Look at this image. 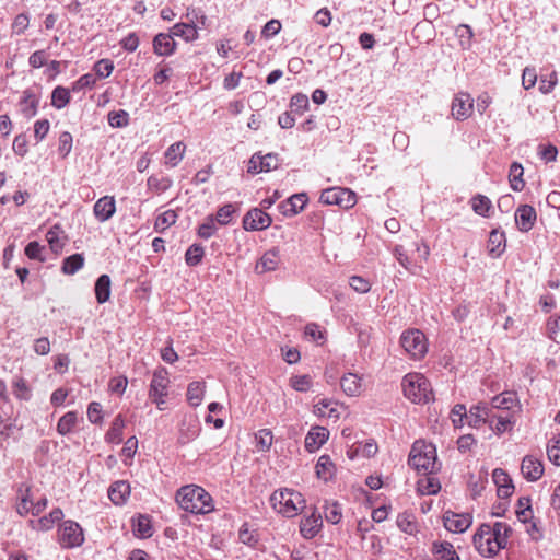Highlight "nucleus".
I'll use <instances>...</instances> for the list:
<instances>
[{
    "instance_id": "obj_1",
    "label": "nucleus",
    "mask_w": 560,
    "mask_h": 560,
    "mask_svg": "<svg viewBox=\"0 0 560 560\" xmlns=\"http://www.w3.org/2000/svg\"><path fill=\"white\" fill-rule=\"evenodd\" d=\"M176 502L180 509L192 514H207L214 510L212 497L197 485H187L178 489Z\"/></svg>"
},
{
    "instance_id": "obj_2",
    "label": "nucleus",
    "mask_w": 560,
    "mask_h": 560,
    "mask_svg": "<svg viewBox=\"0 0 560 560\" xmlns=\"http://www.w3.org/2000/svg\"><path fill=\"white\" fill-rule=\"evenodd\" d=\"M408 464L423 475L434 474L440 468L435 446L424 441H416L412 444Z\"/></svg>"
},
{
    "instance_id": "obj_3",
    "label": "nucleus",
    "mask_w": 560,
    "mask_h": 560,
    "mask_svg": "<svg viewBox=\"0 0 560 560\" xmlns=\"http://www.w3.org/2000/svg\"><path fill=\"white\" fill-rule=\"evenodd\" d=\"M269 501L273 510L285 517L296 516L306 506L303 495L288 488L276 490Z\"/></svg>"
},
{
    "instance_id": "obj_4",
    "label": "nucleus",
    "mask_w": 560,
    "mask_h": 560,
    "mask_svg": "<svg viewBox=\"0 0 560 560\" xmlns=\"http://www.w3.org/2000/svg\"><path fill=\"white\" fill-rule=\"evenodd\" d=\"M404 395L415 404L427 402L431 396L429 381L420 373H409L402 378Z\"/></svg>"
},
{
    "instance_id": "obj_5",
    "label": "nucleus",
    "mask_w": 560,
    "mask_h": 560,
    "mask_svg": "<svg viewBox=\"0 0 560 560\" xmlns=\"http://www.w3.org/2000/svg\"><path fill=\"white\" fill-rule=\"evenodd\" d=\"M85 540L83 528L79 523L67 520L59 524L57 541L63 549H72L83 545Z\"/></svg>"
},
{
    "instance_id": "obj_6",
    "label": "nucleus",
    "mask_w": 560,
    "mask_h": 560,
    "mask_svg": "<svg viewBox=\"0 0 560 560\" xmlns=\"http://www.w3.org/2000/svg\"><path fill=\"white\" fill-rule=\"evenodd\" d=\"M400 346L412 359H421L428 351L425 335L416 328L405 330L400 336Z\"/></svg>"
},
{
    "instance_id": "obj_7",
    "label": "nucleus",
    "mask_w": 560,
    "mask_h": 560,
    "mask_svg": "<svg viewBox=\"0 0 560 560\" xmlns=\"http://www.w3.org/2000/svg\"><path fill=\"white\" fill-rule=\"evenodd\" d=\"M474 546L482 557H493L503 545L499 542L489 532V524H482L472 537Z\"/></svg>"
},
{
    "instance_id": "obj_8",
    "label": "nucleus",
    "mask_w": 560,
    "mask_h": 560,
    "mask_svg": "<svg viewBox=\"0 0 560 560\" xmlns=\"http://www.w3.org/2000/svg\"><path fill=\"white\" fill-rule=\"evenodd\" d=\"M319 200L325 205H336L343 209H350L357 202L355 194L348 188L341 187L324 189Z\"/></svg>"
},
{
    "instance_id": "obj_9",
    "label": "nucleus",
    "mask_w": 560,
    "mask_h": 560,
    "mask_svg": "<svg viewBox=\"0 0 560 560\" xmlns=\"http://www.w3.org/2000/svg\"><path fill=\"white\" fill-rule=\"evenodd\" d=\"M168 382V373L165 369H159L154 372L150 385L149 397L160 410H163V405L165 404Z\"/></svg>"
},
{
    "instance_id": "obj_10",
    "label": "nucleus",
    "mask_w": 560,
    "mask_h": 560,
    "mask_svg": "<svg viewBox=\"0 0 560 560\" xmlns=\"http://www.w3.org/2000/svg\"><path fill=\"white\" fill-rule=\"evenodd\" d=\"M272 223L271 217L261 209L254 208L243 218V228L246 231H261L269 228Z\"/></svg>"
},
{
    "instance_id": "obj_11",
    "label": "nucleus",
    "mask_w": 560,
    "mask_h": 560,
    "mask_svg": "<svg viewBox=\"0 0 560 560\" xmlns=\"http://www.w3.org/2000/svg\"><path fill=\"white\" fill-rule=\"evenodd\" d=\"M472 517L468 513L458 514L452 511H446L443 514L444 527L452 533H464L470 527Z\"/></svg>"
},
{
    "instance_id": "obj_12",
    "label": "nucleus",
    "mask_w": 560,
    "mask_h": 560,
    "mask_svg": "<svg viewBox=\"0 0 560 560\" xmlns=\"http://www.w3.org/2000/svg\"><path fill=\"white\" fill-rule=\"evenodd\" d=\"M474 100L470 94L459 92L452 103V115L456 120H465L472 113Z\"/></svg>"
},
{
    "instance_id": "obj_13",
    "label": "nucleus",
    "mask_w": 560,
    "mask_h": 560,
    "mask_svg": "<svg viewBox=\"0 0 560 560\" xmlns=\"http://www.w3.org/2000/svg\"><path fill=\"white\" fill-rule=\"evenodd\" d=\"M63 518V511L60 508L52 509L47 515L39 518H32L27 522L30 528L35 532H48L55 524Z\"/></svg>"
},
{
    "instance_id": "obj_14",
    "label": "nucleus",
    "mask_w": 560,
    "mask_h": 560,
    "mask_svg": "<svg viewBox=\"0 0 560 560\" xmlns=\"http://www.w3.org/2000/svg\"><path fill=\"white\" fill-rule=\"evenodd\" d=\"M514 219L517 229L526 233L534 228L537 221V212L533 206L521 205L515 211Z\"/></svg>"
},
{
    "instance_id": "obj_15",
    "label": "nucleus",
    "mask_w": 560,
    "mask_h": 560,
    "mask_svg": "<svg viewBox=\"0 0 560 560\" xmlns=\"http://www.w3.org/2000/svg\"><path fill=\"white\" fill-rule=\"evenodd\" d=\"M323 527L320 513L314 510L310 515L303 517L300 523V533L305 539H313Z\"/></svg>"
},
{
    "instance_id": "obj_16",
    "label": "nucleus",
    "mask_w": 560,
    "mask_h": 560,
    "mask_svg": "<svg viewBox=\"0 0 560 560\" xmlns=\"http://www.w3.org/2000/svg\"><path fill=\"white\" fill-rule=\"evenodd\" d=\"M521 471L527 481H537L544 475V465L539 458L526 455L522 460Z\"/></svg>"
},
{
    "instance_id": "obj_17",
    "label": "nucleus",
    "mask_w": 560,
    "mask_h": 560,
    "mask_svg": "<svg viewBox=\"0 0 560 560\" xmlns=\"http://www.w3.org/2000/svg\"><path fill=\"white\" fill-rule=\"evenodd\" d=\"M492 480L498 488L497 492L500 499H508L513 494L514 485L505 470L495 468L492 471Z\"/></svg>"
},
{
    "instance_id": "obj_18",
    "label": "nucleus",
    "mask_w": 560,
    "mask_h": 560,
    "mask_svg": "<svg viewBox=\"0 0 560 560\" xmlns=\"http://www.w3.org/2000/svg\"><path fill=\"white\" fill-rule=\"evenodd\" d=\"M34 498L32 494V487L26 483L20 485L16 491V513L20 516H26L30 514V509L32 508Z\"/></svg>"
},
{
    "instance_id": "obj_19",
    "label": "nucleus",
    "mask_w": 560,
    "mask_h": 560,
    "mask_svg": "<svg viewBox=\"0 0 560 560\" xmlns=\"http://www.w3.org/2000/svg\"><path fill=\"white\" fill-rule=\"evenodd\" d=\"M201 430L200 422L195 417L185 418L179 427L178 442L187 444L194 441Z\"/></svg>"
},
{
    "instance_id": "obj_20",
    "label": "nucleus",
    "mask_w": 560,
    "mask_h": 560,
    "mask_svg": "<svg viewBox=\"0 0 560 560\" xmlns=\"http://www.w3.org/2000/svg\"><path fill=\"white\" fill-rule=\"evenodd\" d=\"M329 438V431L324 427H313L305 436V448L316 452Z\"/></svg>"
},
{
    "instance_id": "obj_21",
    "label": "nucleus",
    "mask_w": 560,
    "mask_h": 560,
    "mask_svg": "<svg viewBox=\"0 0 560 560\" xmlns=\"http://www.w3.org/2000/svg\"><path fill=\"white\" fill-rule=\"evenodd\" d=\"M153 50L156 55L167 57L176 49V42L171 33H160L153 38Z\"/></svg>"
},
{
    "instance_id": "obj_22",
    "label": "nucleus",
    "mask_w": 560,
    "mask_h": 560,
    "mask_svg": "<svg viewBox=\"0 0 560 560\" xmlns=\"http://www.w3.org/2000/svg\"><path fill=\"white\" fill-rule=\"evenodd\" d=\"M307 200L308 198L305 192L292 195L280 205L282 214L285 217H292L298 214L304 209Z\"/></svg>"
},
{
    "instance_id": "obj_23",
    "label": "nucleus",
    "mask_w": 560,
    "mask_h": 560,
    "mask_svg": "<svg viewBox=\"0 0 560 560\" xmlns=\"http://www.w3.org/2000/svg\"><path fill=\"white\" fill-rule=\"evenodd\" d=\"M116 211L114 197L104 196L100 198L93 208L94 215L100 222H105L113 217Z\"/></svg>"
},
{
    "instance_id": "obj_24",
    "label": "nucleus",
    "mask_w": 560,
    "mask_h": 560,
    "mask_svg": "<svg viewBox=\"0 0 560 560\" xmlns=\"http://www.w3.org/2000/svg\"><path fill=\"white\" fill-rule=\"evenodd\" d=\"M491 412V408L487 405L472 406L467 415V423L474 428H479L483 423H489Z\"/></svg>"
},
{
    "instance_id": "obj_25",
    "label": "nucleus",
    "mask_w": 560,
    "mask_h": 560,
    "mask_svg": "<svg viewBox=\"0 0 560 560\" xmlns=\"http://www.w3.org/2000/svg\"><path fill=\"white\" fill-rule=\"evenodd\" d=\"M431 551L436 560H460L454 546L445 540L434 541Z\"/></svg>"
},
{
    "instance_id": "obj_26",
    "label": "nucleus",
    "mask_w": 560,
    "mask_h": 560,
    "mask_svg": "<svg viewBox=\"0 0 560 560\" xmlns=\"http://www.w3.org/2000/svg\"><path fill=\"white\" fill-rule=\"evenodd\" d=\"M63 234V230L59 224L52 225L46 233L49 247L56 254L60 253L65 246L66 236Z\"/></svg>"
},
{
    "instance_id": "obj_27",
    "label": "nucleus",
    "mask_w": 560,
    "mask_h": 560,
    "mask_svg": "<svg viewBox=\"0 0 560 560\" xmlns=\"http://www.w3.org/2000/svg\"><path fill=\"white\" fill-rule=\"evenodd\" d=\"M505 234L499 230H492L488 240V252L492 257H499L505 249Z\"/></svg>"
},
{
    "instance_id": "obj_28",
    "label": "nucleus",
    "mask_w": 560,
    "mask_h": 560,
    "mask_svg": "<svg viewBox=\"0 0 560 560\" xmlns=\"http://www.w3.org/2000/svg\"><path fill=\"white\" fill-rule=\"evenodd\" d=\"M185 151L186 145L183 141L171 144L164 153L165 164L175 167L183 160Z\"/></svg>"
},
{
    "instance_id": "obj_29",
    "label": "nucleus",
    "mask_w": 560,
    "mask_h": 560,
    "mask_svg": "<svg viewBox=\"0 0 560 560\" xmlns=\"http://www.w3.org/2000/svg\"><path fill=\"white\" fill-rule=\"evenodd\" d=\"M518 399L515 392H503L498 396H494L491 399V410L492 409H502V410H511L514 406H516Z\"/></svg>"
},
{
    "instance_id": "obj_30",
    "label": "nucleus",
    "mask_w": 560,
    "mask_h": 560,
    "mask_svg": "<svg viewBox=\"0 0 560 560\" xmlns=\"http://www.w3.org/2000/svg\"><path fill=\"white\" fill-rule=\"evenodd\" d=\"M130 494V486L126 481H116L108 490V497L116 505L125 503L127 497Z\"/></svg>"
},
{
    "instance_id": "obj_31",
    "label": "nucleus",
    "mask_w": 560,
    "mask_h": 560,
    "mask_svg": "<svg viewBox=\"0 0 560 560\" xmlns=\"http://www.w3.org/2000/svg\"><path fill=\"white\" fill-rule=\"evenodd\" d=\"M378 451V446L374 440H368L353 445L351 452H349L350 458L361 456L365 458L373 457Z\"/></svg>"
},
{
    "instance_id": "obj_32",
    "label": "nucleus",
    "mask_w": 560,
    "mask_h": 560,
    "mask_svg": "<svg viewBox=\"0 0 560 560\" xmlns=\"http://www.w3.org/2000/svg\"><path fill=\"white\" fill-rule=\"evenodd\" d=\"M38 103L39 101L33 92L30 90L24 91L23 97L20 102L22 114L27 118L35 116L37 113Z\"/></svg>"
},
{
    "instance_id": "obj_33",
    "label": "nucleus",
    "mask_w": 560,
    "mask_h": 560,
    "mask_svg": "<svg viewBox=\"0 0 560 560\" xmlns=\"http://www.w3.org/2000/svg\"><path fill=\"white\" fill-rule=\"evenodd\" d=\"M110 278L107 275H102L95 282V298L100 304L107 302L110 298Z\"/></svg>"
},
{
    "instance_id": "obj_34",
    "label": "nucleus",
    "mask_w": 560,
    "mask_h": 560,
    "mask_svg": "<svg viewBox=\"0 0 560 560\" xmlns=\"http://www.w3.org/2000/svg\"><path fill=\"white\" fill-rule=\"evenodd\" d=\"M340 386L348 396H355L361 390V378L353 373L343 375L340 380Z\"/></svg>"
},
{
    "instance_id": "obj_35",
    "label": "nucleus",
    "mask_w": 560,
    "mask_h": 560,
    "mask_svg": "<svg viewBox=\"0 0 560 560\" xmlns=\"http://www.w3.org/2000/svg\"><path fill=\"white\" fill-rule=\"evenodd\" d=\"M315 468L317 477L324 481L330 480L335 474V465L328 455H322Z\"/></svg>"
},
{
    "instance_id": "obj_36",
    "label": "nucleus",
    "mask_w": 560,
    "mask_h": 560,
    "mask_svg": "<svg viewBox=\"0 0 560 560\" xmlns=\"http://www.w3.org/2000/svg\"><path fill=\"white\" fill-rule=\"evenodd\" d=\"M171 35L182 37L186 42H194L198 38V31L196 25L188 23H177L171 30Z\"/></svg>"
},
{
    "instance_id": "obj_37",
    "label": "nucleus",
    "mask_w": 560,
    "mask_h": 560,
    "mask_svg": "<svg viewBox=\"0 0 560 560\" xmlns=\"http://www.w3.org/2000/svg\"><path fill=\"white\" fill-rule=\"evenodd\" d=\"M279 261V252L277 249H270L262 255L256 268H261V272L273 271L277 269Z\"/></svg>"
},
{
    "instance_id": "obj_38",
    "label": "nucleus",
    "mask_w": 560,
    "mask_h": 560,
    "mask_svg": "<svg viewBox=\"0 0 560 560\" xmlns=\"http://www.w3.org/2000/svg\"><path fill=\"white\" fill-rule=\"evenodd\" d=\"M523 173H524V168L520 163L514 162L511 164L509 177H510L511 188L514 191H522L525 187V182L523 179Z\"/></svg>"
},
{
    "instance_id": "obj_39",
    "label": "nucleus",
    "mask_w": 560,
    "mask_h": 560,
    "mask_svg": "<svg viewBox=\"0 0 560 560\" xmlns=\"http://www.w3.org/2000/svg\"><path fill=\"white\" fill-rule=\"evenodd\" d=\"M12 393L14 397L19 400L27 401L32 397L31 387L28 386L27 382L21 376H16L12 381Z\"/></svg>"
},
{
    "instance_id": "obj_40",
    "label": "nucleus",
    "mask_w": 560,
    "mask_h": 560,
    "mask_svg": "<svg viewBox=\"0 0 560 560\" xmlns=\"http://www.w3.org/2000/svg\"><path fill=\"white\" fill-rule=\"evenodd\" d=\"M78 423V413L75 411H68L65 413L57 423V432L60 435L70 433Z\"/></svg>"
},
{
    "instance_id": "obj_41",
    "label": "nucleus",
    "mask_w": 560,
    "mask_h": 560,
    "mask_svg": "<svg viewBox=\"0 0 560 560\" xmlns=\"http://www.w3.org/2000/svg\"><path fill=\"white\" fill-rule=\"evenodd\" d=\"M205 394V384L202 382H191L187 388V400L190 406L198 407Z\"/></svg>"
},
{
    "instance_id": "obj_42",
    "label": "nucleus",
    "mask_w": 560,
    "mask_h": 560,
    "mask_svg": "<svg viewBox=\"0 0 560 560\" xmlns=\"http://www.w3.org/2000/svg\"><path fill=\"white\" fill-rule=\"evenodd\" d=\"M84 266V257L82 254H73L63 259L61 271L65 275H74Z\"/></svg>"
},
{
    "instance_id": "obj_43",
    "label": "nucleus",
    "mask_w": 560,
    "mask_h": 560,
    "mask_svg": "<svg viewBox=\"0 0 560 560\" xmlns=\"http://www.w3.org/2000/svg\"><path fill=\"white\" fill-rule=\"evenodd\" d=\"M124 427L125 423L122 418L120 416H117L112 422V425L105 435L106 441L114 444L120 443L122 440Z\"/></svg>"
},
{
    "instance_id": "obj_44",
    "label": "nucleus",
    "mask_w": 560,
    "mask_h": 560,
    "mask_svg": "<svg viewBox=\"0 0 560 560\" xmlns=\"http://www.w3.org/2000/svg\"><path fill=\"white\" fill-rule=\"evenodd\" d=\"M70 100L71 96L69 89L63 86H57L54 89L51 93V105L55 108L61 109L66 107L70 103Z\"/></svg>"
},
{
    "instance_id": "obj_45",
    "label": "nucleus",
    "mask_w": 560,
    "mask_h": 560,
    "mask_svg": "<svg viewBox=\"0 0 560 560\" xmlns=\"http://www.w3.org/2000/svg\"><path fill=\"white\" fill-rule=\"evenodd\" d=\"M441 489L438 478L427 476L418 481V491L423 495L436 494Z\"/></svg>"
},
{
    "instance_id": "obj_46",
    "label": "nucleus",
    "mask_w": 560,
    "mask_h": 560,
    "mask_svg": "<svg viewBox=\"0 0 560 560\" xmlns=\"http://www.w3.org/2000/svg\"><path fill=\"white\" fill-rule=\"evenodd\" d=\"M512 424L513 422L510 417L497 416L491 412L489 425L497 434L504 433L506 430L511 429Z\"/></svg>"
},
{
    "instance_id": "obj_47",
    "label": "nucleus",
    "mask_w": 560,
    "mask_h": 560,
    "mask_svg": "<svg viewBox=\"0 0 560 560\" xmlns=\"http://www.w3.org/2000/svg\"><path fill=\"white\" fill-rule=\"evenodd\" d=\"M205 255V249L200 244H192L185 253V261L189 267L198 266Z\"/></svg>"
},
{
    "instance_id": "obj_48",
    "label": "nucleus",
    "mask_w": 560,
    "mask_h": 560,
    "mask_svg": "<svg viewBox=\"0 0 560 560\" xmlns=\"http://www.w3.org/2000/svg\"><path fill=\"white\" fill-rule=\"evenodd\" d=\"M511 527L506 523L495 522L492 526L489 525V532L503 547L506 546V539L511 533Z\"/></svg>"
},
{
    "instance_id": "obj_49",
    "label": "nucleus",
    "mask_w": 560,
    "mask_h": 560,
    "mask_svg": "<svg viewBox=\"0 0 560 560\" xmlns=\"http://www.w3.org/2000/svg\"><path fill=\"white\" fill-rule=\"evenodd\" d=\"M324 514L328 523L336 525L342 518L341 505L338 502H326L324 505Z\"/></svg>"
},
{
    "instance_id": "obj_50",
    "label": "nucleus",
    "mask_w": 560,
    "mask_h": 560,
    "mask_svg": "<svg viewBox=\"0 0 560 560\" xmlns=\"http://www.w3.org/2000/svg\"><path fill=\"white\" fill-rule=\"evenodd\" d=\"M471 207L475 213L481 217H489V211L492 205L488 197L483 195H477L471 199Z\"/></svg>"
},
{
    "instance_id": "obj_51",
    "label": "nucleus",
    "mask_w": 560,
    "mask_h": 560,
    "mask_svg": "<svg viewBox=\"0 0 560 560\" xmlns=\"http://www.w3.org/2000/svg\"><path fill=\"white\" fill-rule=\"evenodd\" d=\"M547 456L553 465L560 466V432L548 442Z\"/></svg>"
},
{
    "instance_id": "obj_52",
    "label": "nucleus",
    "mask_w": 560,
    "mask_h": 560,
    "mask_svg": "<svg viewBox=\"0 0 560 560\" xmlns=\"http://www.w3.org/2000/svg\"><path fill=\"white\" fill-rule=\"evenodd\" d=\"M148 190L161 194L171 186V180L164 176H150L147 180Z\"/></svg>"
},
{
    "instance_id": "obj_53",
    "label": "nucleus",
    "mask_w": 560,
    "mask_h": 560,
    "mask_svg": "<svg viewBox=\"0 0 560 560\" xmlns=\"http://www.w3.org/2000/svg\"><path fill=\"white\" fill-rule=\"evenodd\" d=\"M218 228L213 215H208L205 221L198 226L197 235L200 238L208 240L213 236Z\"/></svg>"
},
{
    "instance_id": "obj_54",
    "label": "nucleus",
    "mask_w": 560,
    "mask_h": 560,
    "mask_svg": "<svg viewBox=\"0 0 560 560\" xmlns=\"http://www.w3.org/2000/svg\"><path fill=\"white\" fill-rule=\"evenodd\" d=\"M256 446L259 451L267 452L270 450L273 435L272 432L268 429H261L255 434Z\"/></svg>"
},
{
    "instance_id": "obj_55",
    "label": "nucleus",
    "mask_w": 560,
    "mask_h": 560,
    "mask_svg": "<svg viewBox=\"0 0 560 560\" xmlns=\"http://www.w3.org/2000/svg\"><path fill=\"white\" fill-rule=\"evenodd\" d=\"M312 377L307 374L294 375L290 378V385L296 392L305 393L312 387Z\"/></svg>"
},
{
    "instance_id": "obj_56",
    "label": "nucleus",
    "mask_w": 560,
    "mask_h": 560,
    "mask_svg": "<svg viewBox=\"0 0 560 560\" xmlns=\"http://www.w3.org/2000/svg\"><path fill=\"white\" fill-rule=\"evenodd\" d=\"M235 212V208L232 203H226L219 208L214 218V221L220 225H226L231 222L232 215Z\"/></svg>"
},
{
    "instance_id": "obj_57",
    "label": "nucleus",
    "mask_w": 560,
    "mask_h": 560,
    "mask_svg": "<svg viewBox=\"0 0 560 560\" xmlns=\"http://www.w3.org/2000/svg\"><path fill=\"white\" fill-rule=\"evenodd\" d=\"M177 214L173 210H167L161 213L155 220V229L158 231H164L176 222Z\"/></svg>"
},
{
    "instance_id": "obj_58",
    "label": "nucleus",
    "mask_w": 560,
    "mask_h": 560,
    "mask_svg": "<svg viewBox=\"0 0 560 560\" xmlns=\"http://www.w3.org/2000/svg\"><path fill=\"white\" fill-rule=\"evenodd\" d=\"M73 138L68 131H63L59 136L58 152L62 159L67 158L72 150Z\"/></svg>"
},
{
    "instance_id": "obj_59",
    "label": "nucleus",
    "mask_w": 560,
    "mask_h": 560,
    "mask_svg": "<svg viewBox=\"0 0 560 560\" xmlns=\"http://www.w3.org/2000/svg\"><path fill=\"white\" fill-rule=\"evenodd\" d=\"M310 102L305 94L298 93L291 97L290 107L298 114H303L308 108Z\"/></svg>"
},
{
    "instance_id": "obj_60",
    "label": "nucleus",
    "mask_w": 560,
    "mask_h": 560,
    "mask_svg": "<svg viewBox=\"0 0 560 560\" xmlns=\"http://www.w3.org/2000/svg\"><path fill=\"white\" fill-rule=\"evenodd\" d=\"M45 250V247L40 245L38 242L33 241L30 242L25 247V255L30 259H37L39 261H44L45 257L43 256V252Z\"/></svg>"
},
{
    "instance_id": "obj_61",
    "label": "nucleus",
    "mask_w": 560,
    "mask_h": 560,
    "mask_svg": "<svg viewBox=\"0 0 560 560\" xmlns=\"http://www.w3.org/2000/svg\"><path fill=\"white\" fill-rule=\"evenodd\" d=\"M468 411L466 406L463 404H457L453 407L451 411V419L455 427H462L464 423V419L467 420Z\"/></svg>"
},
{
    "instance_id": "obj_62",
    "label": "nucleus",
    "mask_w": 560,
    "mask_h": 560,
    "mask_svg": "<svg viewBox=\"0 0 560 560\" xmlns=\"http://www.w3.org/2000/svg\"><path fill=\"white\" fill-rule=\"evenodd\" d=\"M280 163L279 155L277 153H267L265 155L261 154V172H270L272 170H277Z\"/></svg>"
},
{
    "instance_id": "obj_63",
    "label": "nucleus",
    "mask_w": 560,
    "mask_h": 560,
    "mask_svg": "<svg viewBox=\"0 0 560 560\" xmlns=\"http://www.w3.org/2000/svg\"><path fill=\"white\" fill-rule=\"evenodd\" d=\"M114 70V63L109 59H101L94 66V71L98 78H107Z\"/></svg>"
},
{
    "instance_id": "obj_64",
    "label": "nucleus",
    "mask_w": 560,
    "mask_h": 560,
    "mask_svg": "<svg viewBox=\"0 0 560 560\" xmlns=\"http://www.w3.org/2000/svg\"><path fill=\"white\" fill-rule=\"evenodd\" d=\"M108 122L112 127H125L128 124V114L125 110L110 112L108 114Z\"/></svg>"
}]
</instances>
